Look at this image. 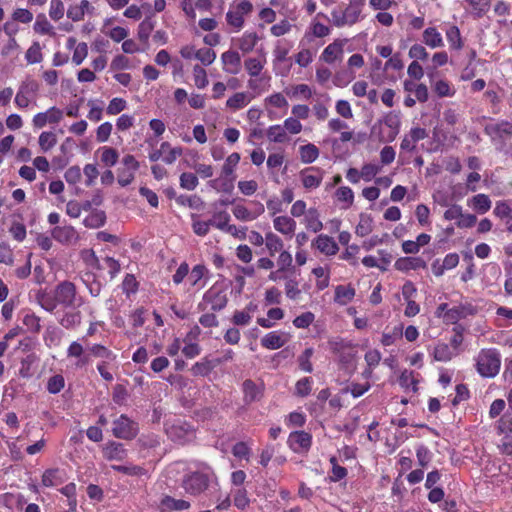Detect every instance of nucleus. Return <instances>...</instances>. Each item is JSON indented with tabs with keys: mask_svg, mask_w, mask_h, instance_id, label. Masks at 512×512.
<instances>
[{
	"mask_svg": "<svg viewBox=\"0 0 512 512\" xmlns=\"http://www.w3.org/2000/svg\"><path fill=\"white\" fill-rule=\"evenodd\" d=\"M181 486L187 494L197 497L218 486V479L210 466L202 464L197 470L183 476Z\"/></svg>",
	"mask_w": 512,
	"mask_h": 512,
	"instance_id": "nucleus-1",
	"label": "nucleus"
},
{
	"mask_svg": "<svg viewBox=\"0 0 512 512\" xmlns=\"http://www.w3.org/2000/svg\"><path fill=\"white\" fill-rule=\"evenodd\" d=\"M364 0H349V4L342 11L334 9L331 12L332 23L336 27L351 26L359 21Z\"/></svg>",
	"mask_w": 512,
	"mask_h": 512,
	"instance_id": "nucleus-2",
	"label": "nucleus"
},
{
	"mask_svg": "<svg viewBox=\"0 0 512 512\" xmlns=\"http://www.w3.org/2000/svg\"><path fill=\"white\" fill-rule=\"evenodd\" d=\"M165 431L169 439L180 445L190 443L196 438L194 427L180 419L166 423Z\"/></svg>",
	"mask_w": 512,
	"mask_h": 512,
	"instance_id": "nucleus-3",
	"label": "nucleus"
},
{
	"mask_svg": "<svg viewBox=\"0 0 512 512\" xmlns=\"http://www.w3.org/2000/svg\"><path fill=\"white\" fill-rule=\"evenodd\" d=\"M500 365V354L495 349L482 350L477 357V371L483 377L496 376Z\"/></svg>",
	"mask_w": 512,
	"mask_h": 512,
	"instance_id": "nucleus-4",
	"label": "nucleus"
},
{
	"mask_svg": "<svg viewBox=\"0 0 512 512\" xmlns=\"http://www.w3.org/2000/svg\"><path fill=\"white\" fill-rule=\"evenodd\" d=\"M252 11L253 4L249 0H234L226 14V21L230 26L240 30L245 23L244 17Z\"/></svg>",
	"mask_w": 512,
	"mask_h": 512,
	"instance_id": "nucleus-5",
	"label": "nucleus"
},
{
	"mask_svg": "<svg viewBox=\"0 0 512 512\" xmlns=\"http://www.w3.org/2000/svg\"><path fill=\"white\" fill-rule=\"evenodd\" d=\"M55 299L64 307L81 306V298H77L76 286L70 281L60 282L55 288Z\"/></svg>",
	"mask_w": 512,
	"mask_h": 512,
	"instance_id": "nucleus-6",
	"label": "nucleus"
},
{
	"mask_svg": "<svg viewBox=\"0 0 512 512\" xmlns=\"http://www.w3.org/2000/svg\"><path fill=\"white\" fill-rule=\"evenodd\" d=\"M329 349L339 357L340 362L350 363L355 355L354 345L342 338L336 337L328 341Z\"/></svg>",
	"mask_w": 512,
	"mask_h": 512,
	"instance_id": "nucleus-7",
	"label": "nucleus"
},
{
	"mask_svg": "<svg viewBox=\"0 0 512 512\" xmlns=\"http://www.w3.org/2000/svg\"><path fill=\"white\" fill-rule=\"evenodd\" d=\"M112 432L116 438L130 440L136 437L138 427L135 422L123 414L113 422Z\"/></svg>",
	"mask_w": 512,
	"mask_h": 512,
	"instance_id": "nucleus-8",
	"label": "nucleus"
},
{
	"mask_svg": "<svg viewBox=\"0 0 512 512\" xmlns=\"http://www.w3.org/2000/svg\"><path fill=\"white\" fill-rule=\"evenodd\" d=\"M484 132L493 142L504 143L512 137V123L506 120L490 123L484 127Z\"/></svg>",
	"mask_w": 512,
	"mask_h": 512,
	"instance_id": "nucleus-9",
	"label": "nucleus"
},
{
	"mask_svg": "<svg viewBox=\"0 0 512 512\" xmlns=\"http://www.w3.org/2000/svg\"><path fill=\"white\" fill-rule=\"evenodd\" d=\"M39 89V84L34 79H26L23 81L18 89L15 97V103L19 108H26L30 103V98L33 97Z\"/></svg>",
	"mask_w": 512,
	"mask_h": 512,
	"instance_id": "nucleus-10",
	"label": "nucleus"
},
{
	"mask_svg": "<svg viewBox=\"0 0 512 512\" xmlns=\"http://www.w3.org/2000/svg\"><path fill=\"white\" fill-rule=\"evenodd\" d=\"M344 44L345 41L343 40H335L323 50L320 55V60L327 64L341 61L344 54Z\"/></svg>",
	"mask_w": 512,
	"mask_h": 512,
	"instance_id": "nucleus-11",
	"label": "nucleus"
},
{
	"mask_svg": "<svg viewBox=\"0 0 512 512\" xmlns=\"http://www.w3.org/2000/svg\"><path fill=\"white\" fill-rule=\"evenodd\" d=\"M291 449L296 452L307 451L312 443V437L305 431L292 432L288 439Z\"/></svg>",
	"mask_w": 512,
	"mask_h": 512,
	"instance_id": "nucleus-12",
	"label": "nucleus"
},
{
	"mask_svg": "<svg viewBox=\"0 0 512 512\" xmlns=\"http://www.w3.org/2000/svg\"><path fill=\"white\" fill-rule=\"evenodd\" d=\"M223 70L232 75H236L241 70V56L235 50H228L221 55Z\"/></svg>",
	"mask_w": 512,
	"mask_h": 512,
	"instance_id": "nucleus-13",
	"label": "nucleus"
},
{
	"mask_svg": "<svg viewBox=\"0 0 512 512\" xmlns=\"http://www.w3.org/2000/svg\"><path fill=\"white\" fill-rule=\"evenodd\" d=\"M54 240L61 244H71L78 240V233L73 226H55L51 231Z\"/></svg>",
	"mask_w": 512,
	"mask_h": 512,
	"instance_id": "nucleus-14",
	"label": "nucleus"
},
{
	"mask_svg": "<svg viewBox=\"0 0 512 512\" xmlns=\"http://www.w3.org/2000/svg\"><path fill=\"white\" fill-rule=\"evenodd\" d=\"M323 172L319 168L309 167L300 172L303 186L306 189H315L321 185Z\"/></svg>",
	"mask_w": 512,
	"mask_h": 512,
	"instance_id": "nucleus-15",
	"label": "nucleus"
},
{
	"mask_svg": "<svg viewBox=\"0 0 512 512\" xmlns=\"http://www.w3.org/2000/svg\"><path fill=\"white\" fill-rule=\"evenodd\" d=\"M104 458L107 460L122 461L127 456V451L122 443L111 441L103 448Z\"/></svg>",
	"mask_w": 512,
	"mask_h": 512,
	"instance_id": "nucleus-16",
	"label": "nucleus"
},
{
	"mask_svg": "<svg viewBox=\"0 0 512 512\" xmlns=\"http://www.w3.org/2000/svg\"><path fill=\"white\" fill-rule=\"evenodd\" d=\"M313 245L316 246V248L321 253L327 256L335 255L339 250V247L334 239L324 234L319 235L313 242Z\"/></svg>",
	"mask_w": 512,
	"mask_h": 512,
	"instance_id": "nucleus-17",
	"label": "nucleus"
},
{
	"mask_svg": "<svg viewBox=\"0 0 512 512\" xmlns=\"http://www.w3.org/2000/svg\"><path fill=\"white\" fill-rule=\"evenodd\" d=\"M394 266L398 271L407 272L425 268L426 262L420 257H401L396 260Z\"/></svg>",
	"mask_w": 512,
	"mask_h": 512,
	"instance_id": "nucleus-18",
	"label": "nucleus"
},
{
	"mask_svg": "<svg viewBox=\"0 0 512 512\" xmlns=\"http://www.w3.org/2000/svg\"><path fill=\"white\" fill-rule=\"evenodd\" d=\"M242 389L244 393L243 400L246 404L255 402L262 397L261 389L251 379H247L243 382Z\"/></svg>",
	"mask_w": 512,
	"mask_h": 512,
	"instance_id": "nucleus-19",
	"label": "nucleus"
},
{
	"mask_svg": "<svg viewBox=\"0 0 512 512\" xmlns=\"http://www.w3.org/2000/svg\"><path fill=\"white\" fill-rule=\"evenodd\" d=\"M203 299L211 305L213 311H221L228 302L226 294L223 292H213L212 290L206 292Z\"/></svg>",
	"mask_w": 512,
	"mask_h": 512,
	"instance_id": "nucleus-20",
	"label": "nucleus"
},
{
	"mask_svg": "<svg viewBox=\"0 0 512 512\" xmlns=\"http://www.w3.org/2000/svg\"><path fill=\"white\" fill-rule=\"evenodd\" d=\"M422 41L430 48H440L444 46L443 38L435 27H428L423 31Z\"/></svg>",
	"mask_w": 512,
	"mask_h": 512,
	"instance_id": "nucleus-21",
	"label": "nucleus"
},
{
	"mask_svg": "<svg viewBox=\"0 0 512 512\" xmlns=\"http://www.w3.org/2000/svg\"><path fill=\"white\" fill-rule=\"evenodd\" d=\"M273 226L278 232L292 236L296 228V222L290 217L278 216L274 218Z\"/></svg>",
	"mask_w": 512,
	"mask_h": 512,
	"instance_id": "nucleus-22",
	"label": "nucleus"
},
{
	"mask_svg": "<svg viewBox=\"0 0 512 512\" xmlns=\"http://www.w3.org/2000/svg\"><path fill=\"white\" fill-rule=\"evenodd\" d=\"M64 482L63 471L59 468L47 469L42 475V484L53 487Z\"/></svg>",
	"mask_w": 512,
	"mask_h": 512,
	"instance_id": "nucleus-23",
	"label": "nucleus"
},
{
	"mask_svg": "<svg viewBox=\"0 0 512 512\" xmlns=\"http://www.w3.org/2000/svg\"><path fill=\"white\" fill-rule=\"evenodd\" d=\"M259 41V37L256 32H245L238 39V47L243 53L251 52Z\"/></svg>",
	"mask_w": 512,
	"mask_h": 512,
	"instance_id": "nucleus-24",
	"label": "nucleus"
},
{
	"mask_svg": "<svg viewBox=\"0 0 512 512\" xmlns=\"http://www.w3.org/2000/svg\"><path fill=\"white\" fill-rule=\"evenodd\" d=\"M355 296V289L351 286L338 285L335 288L334 301L340 305H346Z\"/></svg>",
	"mask_w": 512,
	"mask_h": 512,
	"instance_id": "nucleus-25",
	"label": "nucleus"
},
{
	"mask_svg": "<svg viewBox=\"0 0 512 512\" xmlns=\"http://www.w3.org/2000/svg\"><path fill=\"white\" fill-rule=\"evenodd\" d=\"M111 468L114 471L129 475V476H134V477L148 476V471L144 467L139 466V465H134V464L112 465Z\"/></svg>",
	"mask_w": 512,
	"mask_h": 512,
	"instance_id": "nucleus-26",
	"label": "nucleus"
},
{
	"mask_svg": "<svg viewBox=\"0 0 512 512\" xmlns=\"http://www.w3.org/2000/svg\"><path fill=\"white\" fill-rule=\"evenodd\" d=\"M106 222V214L102 210H92L84 220L83 224L87 228H99Z\"/></svg>",
	"mask_w": 512,
	"mask_h": 512,
	"instance_id": "nucleus-27",
	"label": "nucleus"
},
{
	"mask_svg": "<svg viewBox=\"0 0 512 512\" xmlns=\"http://www.w3.org/2000/svg\"><path fill=\"white\" fill-rule=\"evenodd\" d=\"M285 340L278 332H270L261 339V345L267 349L275 350L281 348Z\"/></svg>",
	"mask_w": 512,
	"mask_h": 512,
	"instance_id": "nucleus-28",
	"label": "nucleus"
},
{
	"mask_svg": "<svg viewBox=\"0 0 512 512\" xmlns=\"http://www.w3.org/2000/svg\"><path fill=\"white\" fill-rule=\"evenodd\" d=\"M319 212L316 208H309L305 216V224L307 229L313 232H319L323 228V224L319 219Z\"/></svg>",
	"mask_w": 512,
	"mask_h": 512,
	"instance_id": "nucleus-29",
	"label": "nucleus"
},
{
	"mask_svg": "<svg viewBox=\"0 0 512 512\" xmlns=\"http://www.w3.org/2000/svg\"><path fill=\"white\" fill-rule=\"evenodd\" d=\"M240 161V154L237 152H233L230 154L225 163L222 166L221 174L222 178L235 177L234 170Z\"/></svg>",
	"mask_w": 512,
	"mask_h": 512,
	"instance_id": "nucleus-30",
	"label": "nucleus"
},
{
	"mask_svg": "<svg viewBox=\"0 0 512 512\" xmlns=\"http://www.w3.org/2000/svg\"><path fill=\"white\" fill-rule=\"evenodd\" d=\"M300 159L303 163H313L319 156V149L314 144H306L299 148Z\"/></svg>",
	"mask_w": 512,
	"mask_h": 512,
	"instance_id": "nucleus-31",
	"label": "nucleus"
},
{
	"mask_svg": "<svg viewBox=\"0 0 512 512\" xmlns=\"http://www.w3.org/2000/svg\"><path fill=\"white\" fill-rule=\"evenodd\" d=\"M265 245L269 251L270 256H274L277 252L282 251L284 246L282 239L273 232L266 233Z\"/></svg>",
	"mask_w": 512,
	"mask_h": 512,
	"instance_id": "nucleus-32",
	"label": "nucleus"
},
{
	"mask_svg": "<svg viewBox=\"0 0 512 512\" xmlns=\"http://www.w3.org/2000/svg\"><path fill=\"white\" fill-rule=\"evenodd\" d=\"M471 205L475 211L484 214L491 208V200L486 194H477L471 199Z\"/></svg>",
	"mask_w": 512,
	"mask_h": 512,
	"instance_id": "nucleus-33",
	"label": "nucleus"
},
{
	"mask_svg": "<svg viewBox=\"0 0 512 512\" xmlns=\"http://www.w3.org/2000/svg\"><path fill=\"white\" fill-rule=\"evenodd\" d=\"M472 9V14L476 18L482 17L490 8L491 0H465Z\"/></svg>",
	"mask_w": 512,
	"mask_h": 512,
	"instance_id": "nucleus-34",
	"label": "nucleus"
},
{
	"mask_svg": "<svg viewBox=\"0 0 512 512\" xmlns=\"http://www.w3.org/2000/svg\"><path fill=\"white\" fill-rule=\"evenodd\" d=\"M154 21L147 17L138 26V38L144 44H148L149 36L154 29Z\"/></svg>",
	"mask_w": 512,
	"mask_h": 512,
	"instance_id": "nucleus-35",
	"label": "nucleus"
},
{
	"mask_svg": "<svg viewBox=\"0 0 512 512\" xmlns=\"http://www.w3.org/2000/svg\"><path fill=\"white\" fill-rule=\"evenodd\" d=\"M193 376H208L212 372V365L209 363V357H204L196 362L190 369Z\"/></svg>",
	"mask_w": 512,
	"mask_h": 512,
	"instance_id": "nucleus-36",
	"label": "nucleus"
},
{
	"mask_svg": "<svg viewBox=\"0 0 512 512\" xmlns=\"http://www.w3.org/2000/svg\"><path fill=\"white\" fill-rule=\"evenodd\" d=\"M82 315L80 311L67 312L62 317L60 324L66 329L76 328L81 324Z\"/></svg>",
	"mask_w": 512,
	"mask_h": 512,
	"instance_id": "nucleus-37",
	"label": "nucleus"
},
{
	"mask_svg": "<svg viewBox=\"0 0 512 512\" xmlns=\"http://www.w3.org/2000/svg\"><path fill=\"white\" fill-rule=\"evenodd\" d=\"M34 30L40 34H47L54 36L53 26L49 23L44 14L37 15L36 22L34 24Z\"/></svg>",
	"mask_w": 512,
	"mask_h": 512,
	"instance_id": "nucleus-38",
	"label": "nucleus"
},
{
	"mask_svg": "<svg viewBox=\"0 0 512 512\" xmlns=\"http://www.w3.org/2000/svg\"><path fill=\"white\" fill-rule=\"evenodd\" d=\"M372 218L370 215L361 214L358 225L356 226V234L365 237L372 232Z\"/></svg>",
	"mask_w": 512,
	"mask_h": 512,
	"instance_id": "nucleus-39",
	"label": "nucleus"
},
{
	"mask_svg": "<svg viewBox=\"0 0 512 512\" xmlns=\"http://www.w3.org/2000/svg\"><path fill=\"white\" fill-rule=\"evenodd\" d=\"M248 102L247 94L245 92H238L227 100L226 106L233 110H238L246 106Z\"/></svg>",
	"mask_w": 512,
	"mask_h": 512,
	"instance_id": "nucleus-40",
	"label": "nucleus"
},
{
	"mask_svg": "<svg viewBox=\"0 0 512 512\" xmlns=\"http://www.w3.org/2000/svg\"><path fill=\"white\" fill-rule=\"evenodd\" d=\"M234 180L235 177L222 178L221 174L218 179L211 180L209 185L218 191L230 192L233 189Z\"/></svg>",
	"mask_w": 512,
	"mask_h": 512,
	"instance_id": "nucleus-41",
	"label": "nucleus"
},
{
	"mask_svg": "<svg viewBox=\"0 0 512 512\" xmlns=\"http://www.w3.org/2000/svg\"><path fill=\"white\" fill-rule=\"evenodd\" d=\"M246 71L251 77H257L264 68V62L257 58H247L244 61Z\"/></svg>",
	"mask_w": 512,
	"mask_h": 512,
	"instance_id": "nucleus-42",
	"label": "nucleus"
},
{
	"mask_svg": "<svg viewBox=\"0 0 512 512\" xmlns=\"http://www.w3.org/2000/svg\"><path fill=\"white\" fill-rule=\"evenodd\" d=\"M101 161L108 167L114 166L119 158V154L116 149L112 147L101 148Z\"/></svg>",
	"mask_w": 512,
	"mask_h": 512,
	"instance_id": "nucleus-43",
	"label": "nucleus"
},
{
	"mask_svg": "<svg viewBox=\"0 0 512 512\" xmlns=\"http://www.w3.org/2000/svg\"><path fill=\"white\" fill-rule=\"evenodd\" d=\"M452 358V351L448 344L439 343L434 348V359L440 362H447Z\"/></svg>",
	"mask_w": 512,
	"mask_h": 512,
	"instance_id": "nucleus-44",
	"label": "nucleus"
},
{
	"mask_svg": "<svg viewBox=\"0 0 512 512\" xmlns=\"http://www.w3.org/2000/svg\"><path fill=\"white\" fill-rule=\"evenodd\" d=\"M267 137L275 143H283L287 138L284 127L280 125L270 126L267 130Z\"/></svg>",
	"mask_w": 512,
	"mask_h": 512,
	"instance_id": "nucleus-45",
	"label": "nucleus"
},
{
	"mask_svg": "<svg viewBox=\"0 0 512 512\" xmlns=\"http://www.w3.org/2000/svg\"><path fill=\"white\" fill-rule=\"evenodd\" d=\"M195 58L203 65L209 66L215 61L216 53L211 48H202L195 52Z\"/></svg>",
	"mask_w": 512,
	"mask_h": 512,
	"instance_id": "nucleus-46",
	"label": "nucleus"
},
{
	"mask_svg": "<svg viewBox=\"0 0 512 512\" xmlns=\"http://www.w3.org/2000/svg\"><path fill=\"white\" fill-rule=\"evenodd\" d=\"M447 40L451 47L459 50L462 48L463 43L460 35L459 28L457 26H451L446 32Z\"/></svg>",
	"mask_w": 512,
	"mask_h": 512,
	"instance_id": "nucleus-47",
	"label": "nucleus"
},
{
	"mask_svg": "<svg viewBox=\"0 0 512 512\" xmlns=\"http://www.w3.org/2000/svg\"><path fill=\"white\" fill-rule=\"evenodd\" d=\"M26 60L30 64H36L42 61L41 47L38 42H34L26 51Z\"/></svg>",
	"mask_w": 512,
	"mask_h": 512,
	"instance_id": "nucleus-48",
	"label": "nucleus"
},
{
	"mask_svg": "<svg viewBox=\"0 0 512 512\" xmlns=\"http://www.w3.org/2000/svg\"><path fill=\"white\" fill-rule=\"evenodd\" d=\"M313 348H306L303 353L298 357V363L301 370L311 373L313 371L312 363L310 358L313 355Z\"/></svg>",
	"mask_w": 512,
	"mask_h": 512,
	"instance_id": "nucleus-49",
	"label": "nucleus"
},
{
	"mask_svg": "<svg viewBox=\"0 0 512 512\" xmlns=\"http://www.w3.org/2000/svg\"><path fill=\"white\" fill-rule=\"evenodd\" d=\"M163 504L176 511H184L190 508V503L188 501L183 499H174L170 496L164 498Z\"/></svg>",
	"mask_w": 512,
	"mask_h": 512,
	"instance_id": "nucleus-50",
	"label": "nucleus"
},
{
	"mask_svg": "<svg viewBox=\"0 0 512 512\" xmlns=\"http://www.w3.org/2000/svg\"><path fill=\"white\" fill-rule=\"evenodd\" d=\"M57 143L56 135L53 132H42L39 136V145L43 151H48Z\"/></svg>",
	"mask_w": 512,
	"mask_h": 512,
	"instance_id": "nucleus-51",
	"label": "nucleus"
},
{
	"mask_svg": "<svg viewBox=\"0 0 512 512\" xmlns=\"http://www.w3.org/2000/svg\"><path fill=\"white\" fill-rule=\"evenodd\" d=\"M335 196L338 201L347 203L346 207H349L353 204L354 193L352 189L348 186L339 187L336 190Z\"/></svg>",
	"mask_w": 512,
	"mask_h": 512,
	"instance_id": "nucleus-52",
	"label": "nucleus"
},
{
	"mask_svg": "<svg viewBox=\"0 0 512 512\" xmlns=\"http://www.w3.org/2000/svg\"><path fill=\"white\" fill-rule=\"evenodd\" d=\"M23 324L32 333H39L41 330L40 318L34 313H27L23 317Z\"/></svg>",
	"mask_w": 512,
	"mask_h": 512,
	"instance_id": "nucleus-53",
	"label": "nucleus"
},
{
	"mask_svg": "<svg viewBox=\"0 0 512 512\" xmlns=\"http://www.w3.org/2000/svg\"><path fill=\"white\" fill-rule=\"evenodd\" d=\"M193 77H194L195 85L199 89H203V88H205L208 85V79H207L206 71L200 65H195L193 67Z\"/></svg>",
	"mask_w": 512,
	"mask_h": 512,
	"instance_id": "nucleus-54",
	"label": "nucleus"
},
{
	"mask_svg": "<svg viewBox=\"0 0 512 512\" xmlns=\"http://www.w3.org/2000/svg\"><path fill=\"white\" fill-rule=\"evenodd\" d=\"M355 78V74L353 71L342 70L338 71L334 75V84L337 87H344L348 85Z\"/></svg>",
	"mask_w": 512,
	"mask_h": 512,
	"instance_id": "nucleus-55",
	"label": "nucleus"
},
{
	"mask_svg": "<svg viewBox=\"0 0 512 512\" xmlns=\"http://www.w3.org/2000/svg\"><path fill=\"white\" fill-rule=\"evenodd\" d=\"M64 385V377L62 375L57 374L49 378L47 382V390L51 394H57L64 388Z\"/></svg>",
	"mask_w": 512,
	"mask_h": 512,
	"instance_id": "nucleus-56",
	"label": "nucleus"
},
{
	"mask_svg": "<svg viewBox=\"0 0 512 512\" xmlns=\"http://www.w3.org/2000/svg\"><path fill=\"white\" fill-rule=\"evenodd\" d=\"M198 185V178L195 174L184 172L180 175V186L186 190H194Z\"/></svg>",
	"mask_w": 512,
	"mask_h": 512,
	"instance_id": "nucleus-57",
	"label": "nucleus"
},
{
	"mask_svg": "<svg viewBox=\"0 0 512 512\" xmlns=\"http://www.w3.org/2000/svg\"><path fill=\"white\" fill-rule=\"evenodd\" d=\"M135 173L125 168L119 167L117 170V181L122 187H126L131 184L135 178Z\"/></svg>",
	"mask_w": 512,
	"mask_h": 512,
	"instance_id": "nucleus-58",
	"label": "nucleus"
},
{
	"mask_svg": "<svg viewBox=\"0 0 512 512\" xmlns=\"http://www.w3.org/2000/svg\"><path fill=\"white\" fill-rule=\"evenodd\" d=\"M191 218L193 220L192 223V229L193 232L198 236H206L209 232V223H206L205 221L198 220L197 214H192Z\"/></svg>",
	"mask_w": 512,
	"mask_h": 512,
	"instance_id": "nucleus-59",
	"label": "nucleus"
},
{
	"mask_svg": "<svg viewBox=\"0 0 512 512\" xmlns=\"http://www.w3.org/2000/svg\"><path fill=\"white\" fill-rule=\"evenodd\" d=\"M380 166L368 163L362 166L361 176L364 181H371L380 171Z\"/></svg>",
	"mask_w": 512,
	"mask_h": 512,
	"instance_id": "nucleus-60",
	"label": "nucleus"
},
{
	"mask_svg": "<svg viewBox=\"0 0 512 512\" xmlns=\"http://www.w3.org/2000/svg\"><path fill=\"white\" fill-rule=\"evenodd\" d=\"M64 15V4L61 0H51L49 16L57 21Z\"/></svg>",
	"mask_w": 512,
	"mask_h": 512,
	"instance_id": "nucleus-61",
	"label": "nucleus"
},
{
	"mask_svg": "<svg viewBox=\"0 0 512 512\" xmlns=\"http://www.w3.org/2000/svg\"><path fill=\"white\" fill-rule=\"evenodd\" d=\"M311 378L304 377L297 381L295 385L296 394L301 397H306L311 392Z\"/></svg>",
	"mask_w": 512,
	"mask_h": 512,
	"instance_id": "nucleus-62",
	"label": "nucleus"
},
{
	"mask_svg": "<svg viewBox=\"0 0 512 512\" xmlns=\"http://www.w3.org/2000/svg\"><path fill=\"white\" fill-rule=\"evenodd\" d=\"M88 55V46L85 42L79 43L73 53L72 61L76 65H80Z\"/></svg>",
	"mask_w": 512,
	"mask_h": 512,
	"instance_id": "nucleus-63",
	"label": "nucleus"
},
{
	"mask_svg": "<svg viewBox=\"0 0 512 512\" xmlns=\"http://www.w3.org/2000/svg\"><path fill=\"white\" fill-rule=\"evenodd\" d=\"M126 108V101L122 98H113L106 109L107 114L116 115Z\"/></svg>",
	"mask_w": 512,
	"mask_h": 512,
	"instance_id": "nucleus-64",
	"label": "nucleus"
}]
</instances>
